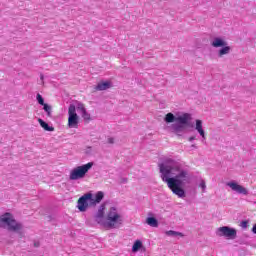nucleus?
Segmentation results:
<instances>
[{"mask_svg":"<svg viewBox=\"0 0 256 256\" xmlns=\"http://www.w3.org/2000/svg\"><path fill=\"white\" fill-rule=\"evenodd\" d=\"M8 226L9 231H13L14 233H19L23 230V224L17 222L15 217L10 212H5L0 216V227Z\"/></svg>","mask_w":256,"mask_h":256,"instance_id":"4","label":"nucleus"},{"mask_svg":"<svg viewBox=\"0 0 256 256\" xmlns=\"http://www.w3.org/2000/svg\"><path fill=\"white\" fill-rule=\"evenodd\" d=\"M43 109L47 113V117H51V106L49 104H43Z\"/></svg>","mask_w":256,"mask_h":256,"instance_id":"20","label":"nucleus"},{"mask_svg":"<svg viewBox=\"0 0 256 256\" xmlns=\"http://www.w3.org/2000/svg\"><path fill=\"white\" fill-rule=\"evenodd\" d=\"M216 235H218V237H225L226 239H237V229L222 226L217 229Z\"/></svg>","mask_w":256,"mask_h":256,"instance_id":"8","label":"nucleus"},{"mask_svg":"<svg viewBox=\"0 0 256 256\" xmlns=\"http://www.w3.org/2000/svg\"><path fill=\"white\" fill-rule=\"evenodd\" d=\"M191 147H192V149H197V145H195V144H192Z\"/></svg>","mask_w":256,"mask_h":256,"instance_id":"31","label":"nucleus"},{"mask_svg":"<svg viewBox=\"0 0 256 256\" xmlns=\"http://www.w3.org/2000/svg\"><path fill=\"white\" fill-rule=\"evenodd\" d=\"M160 161H173V159L164 157V158H161Z\"/></svg>","mask_w":256,"mask_h":256,"instance_id":"25","label":"nucleus"},{"mask_svg":"<svg viewBox=\"0 0 256 256\" xmlns=\"http://www.w3.org/2000/svg\"><path fill=\"white\" fill-rule=\"evenodd\" d=\"M105 199V193L103 191H98L94 196L93 193H91V205L95 207L96 205H99Z\"/></svg>","mask_w":256,"mask_h":256,"instance_id":"10","label":"nucleus"},{"mask_svg":"<svg viewBox=\"0 0 256 256\" xmlns=\"http://www.w3.org/2000/svg\"><path fill=\"white\" fill-rule=\"evenodd\" d=\"M191 119V114L189 113H183L176 117L175 114L170 112L166 114L164 121L165 123H174L166 127L167 131L174 133L177 137H183L184 133H187V127H193V125L189 123Z\"/></svg>","mask_w":256,"mask_h":256,"instance_id":"3","label":"nucleus"},{"mask_svg":"<svg viewBox=\"0 0 256 256\" xmlns=\"http://www.w3.org/2000/svg\"><path fill=\"white\" fill-rule=\"evenodd\" d=\"M76 111L80 113L84 121H90L91 120V114L87 112V109H85V106L83 103H78L76 106Z\"/></svg>","mask_w":256,"mask_h":256,"instance_id":"11","label":"nucleus"},{"mask_svg":"<svg viewBox=\"0 0 256 256\" xmlns=\"http://www.w3.org/2000/svg\"><path fill=\"white\" fill-rule=\"evenodd\" d=\"M240 227H242V229H247V227H249V221L244 220L240 223Z\"/></svg>","mask_w":256,"mask_h":256,"instance_id":"23","label":"nucleus"},{"mask_svg":"<svg viewBox=\"0 0 256 256\" xmlns=\"http://www.w3.org/2000/svg\"><path fill=\"white\" fill-rule=\"evenodd\" d=\"M93 162H88L87 164H83L80 166L74 167L69 174L70 181H79L81 179H85L87 173L93 169Z\"/></svg>","mask_w":256,"mask_h":256,"instance_id":"5","label":"nucleus"},{"mask_svg":"<svg viewBox=\"0 0 256 256\" xmlns=\"http://www.w3.org/2000/svg\"><path fill=\"white\" fill-rule=\"evenodd\" d=\"M111 87H113L111 81L99 82L96 86V91H107V89H111Z\"/></svg>","mask_w":256,"mask_h":256,"instance_id":"14","label":"nucleus"},{"mask_svg":"<svg viewBox=\"0 0 256 256\" xmlns=\"http://www.w3.org/2000/svg\"><path fill=\"white\" fill-rule=\"evenodd\" d=\"M166 235H168V237H185L183 233L174 230L166 231Z\"/></svg>","mask_w":256,"mask_h":256,"instance_id":"19","label":"nucleus"},{"mask_svg":"<svg viewBox=\"0 0 256 256\" xmlns=\"http://www.w3.org/2000/svg\"><path fill=\"white\" fill-rule=\"evenodd\" d=\"M68 127L70 129L79 127V115H77V108L74 104H70L68 108Z\"/></svg>","mask_w":256,"mask_h":256,"instance_id":"6","label":"nucleus"},{"mask_svg":"<svg viewBox=\"0 0 256 256\" xmlns=\"http://www.w3.org/2000/svg\"><path fill=\"white\" fill-rule=\"evenodd\" d=\"M251 231L254 235H256V223L253 225Z\"/></svg>","mask_w":256,"mask_h":256,"instance_id":"24","label":"nucleus"},{"mask_svg":"<svg viewBox=\"0 0 256 256\" xmlns=\"http://www.w3.org/2000/svg\"><path fill=\"white\" fill-rule=\"evenodd\" d=\"M227 186L230 187V189H232V191H235L239 195H249V190H247V188L239 185V183H237L235 181L228 182Z\"/></svg>","mask_w":256,"mask_h":256,"instance_id":"9","label":"nucleus"},{"mask_svg":"<svg viewBox=\"0 0 256 256\" xmlns=\"http://www.w3.org/2000/svg\"><path fill=\"white\" fill-rule=\"evenodd\" d=\"M34 247H36V248H37V247H41V243L38 242V241H37V242H34Z\"/></svg>","mask_w":256,"mask_h":256,"instance_id":"28","label":"nucleus"},{"mask_svg":"<svg viewBox=\"0 0 256 256\" xmlns=\"http://www.w3.org/2000/svg\"><path fill=\"white\" fill-rule=\"evenodd\" d=\"M199 187H201L202 189V193H205L206 189H207V185L205 184V180H201Z\"/></svg>","mask_w":256,"mask_h":256,"instance_id":"22","label":"nucleus"},{"mask_svg":"<svg viewBox=\"0 0 256 256\" xmlns=\"http://www.w3.org/2000/svg\"><path fill=\"white\" fill-rule=\"evenodd\" d=\"M40 79H41V81H43V79H44L43 74H41Z\"/></svg>","mask_w":256,"mask_h":256,"instance_id":"32","label":"nucleus"},{"mask_svg":"<svg viewBox=\"0 0 256 256\" xmlns=\"http://www.w3.org/2000/svg\"><path fill=\"white\" fill-rule=\"evenodd\" d=\"M105 207V203L99 206L98 212L94 215V221H96L98 225H102L108 229H119L121 225H123V218L117 212V207L110 208L106 216V222L103 221V219H105Z\"/></svg>","mask_w":256,"mask_h":256,"instance_id":"2","label":"nucleus"},{"mask_svg":"<svg viewBox=\"0 0 256 256\" xmlns=\"http://www.w3.org/2000/svg\"><path fill=\"white\" fill-rule=\"evenodd\" d=\"M86 153H88V154L91 153V147H88V148H87Z\"/></svg>","mask_w":256,"mask_h":256,"instance_id":"30","label":"nucleus"},{"mask_svg":"<svg viewBox=\"0 0 256 256\" xmlns=\"http://www.w3.org/2000/svg\"><path fill=\"white\" fill-rule=\"evenodd\" d=\"M89 207H93V204H91V192L82 195L77 201V209L80 213H85Z\"/></svg>","mask_w":256,"mask_h":256,"instance_id":"7","label":"nucleus"},{"mask_svg":"<svg viewBox=\"0 0 256 256\" xmlns=\"http://www.w3.org/2000/svg\"><path fill=\"white\" fill-rule=\"evenodd\" d=\"M231 53L230 46H222V48L218 51V57H223V55H229Z\"/></svg>","mask_w":256,"mask_h":256,"instance_id":"17","label":"nucleus"},{"mask_svg":"<svg viewBox=\"0 0 256 256\" xmlns=\"http://www.w3.org/2000/svg\"><path fill=\"white\" fill-rule=\"evenodd\" d=\"M108 143H110L111 145H113V143H115V140L113 138H109L108 139Z\"/></svg>","mask_w":256,"mask_h":256,"instance_id":"27","label":"nucleus"},{"mask_svg":"<svg viewBox=\"0 0 256 256\" xmlns=\"http://www.w3.org/2000/svg\"><path fill=\"white\" fill-rule=\"evenodd\" d=\"M36 100L38 101L39 105H45V99H43V96H41V94L36 95Z\"/></svg>","mask_w":256,"mask_h":256,"instance_id":"21","label":"nucleus"},{"mask_svg":"<svg viewBox=\"0 0 256 256\" xmlns=\"http://www.w3.org/2000/svg\"><path fill=\"white\" fill-rule=\"evenodd\" d=\"M140 249H143V242L136 240L132 246V253H137Z\"/></svg>","mask_w":256,"mask_h":256,"instance_id":"18","label":"nucleus"},{"mask_svg":"<svg viewBox=\"0 0 256 256\" xmlns=\"http://www.w3.org/2000/svg\"><path fill=\"white\" fill-rule=\"evenodd\" d=\"M188 141H190V143H193V141H195V136L189 137Z\"/></svg>","mask_w":256,"mask_h":256,"instance_id":"26","label":"nucleus"},{"mask_svg":"<svg viewBox=\"0 0 256 256\" xmlns=\"http://www.w3.org/2000/svg\"><path fill=\"white\" fill-rule=\"evenodd\" d=\"M123 183H127V178H124V179H123Z\"/></svg>","mask_w":256,"mask_h":256,"instance_id":"33","label":"nucleus"},{"mask_svg":"<svg viewBox=\"0 0 256 256\" xmlns=\"http://www.w3.org/2000/svg\"><path fill=\"white\" fill-rule=\"evenodd\" d=\"M160 167L161 179L164 183H167L168 188L174 195H177L180 199H184L187 193L183 187L191 183V176L189 171L181 168L179 164H164L158 165Z\"/></svg>","mask_w":256,"mask_h":256,"instance_id":"1","label":"nucleus"},{"mask_svg":"<svg viewBox=\"0 0 256 256\" xmlns=\"http://www.w3.org/2000/svg\"><path fill=\"white\" fill-rule=\"evenodd\" d=\"M47 219H48V221H52V220H53V216L48 215V216H47Z\"/></svg>","mask_w":256,"mask_h":256,"instance_id":"29","label":"nucleus"},{"mask_svg":"<svg viewBox=\"0 0 256 256\" xmlns=\"http://www.w3.org/2000/svg\"><path fill=\"white\" fill-rule=\"evenodd\" d=\"M146 223L149 227H159V220L153 216V213L149 212L148 217L146 218Z\"/></svg>","mask_w":256,"mask_h":256,"instance_id":"13","label":"nucleus"},{"mask_svg":"<svg viewBox=\"0 0 256 256\" xmlns=\"http://www.w3.org/2000/svg\"><path fill=\"white\" fill-rule=\"evenodd\" d=\"M38 123L44 131H55V128L53 126H49V124L41 118L38 119Z\"/></svg>","mask_w":256,"mask_h":256,"instance_id":"16","label":"nucleus"},{"mask_svg":"<svg viewBox=\"0 0 256 256\" xmlns=\"http://www.w3.org/2000/svg\"><path fill=\"white\" fill-rule=\"evenodd\" d=\"M195 130L199 133L200 137H202V143H205L207 136L205 135V130L203 129V121L200 119L196 120Z\"/></svg>","mask_w":256,"mask_h":256,"instance_id":"12","label":"nucleus"},{"mask_svg":"<svg viewBox=\"0 0 256 256\" xmlns=\"http://www.w3.org/2000/svg\"><path fill=\"white\" fill-rule=\"evenodd\" d=\"M212 47H225L227 45V42H225V40H223L222 38L216 37L213 39L212 43H211Z\"/></svg>","mask_w":256,"mask_h":256,"instance_id":"15","label":"nucleus"}]
</instances>
